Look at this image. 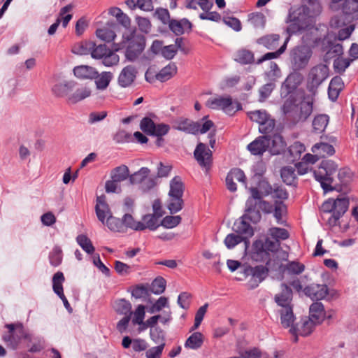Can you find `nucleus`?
Instances as JSON below:
<instances>
[{"mask_svg": "<svg viewBox=\"0 0 358 358\" xmlns=\"http://www.w3.org/2000/svg\"><path fill=\"white\" fill-rule=\"evenodd\" d=\"M283 99L282 112L286 119L294 124L305 122L313 110V96H305L303 91H280Z\"/></svg>", "mask_w": 358, "mask_h": 358, "instance_id": "f257e3e1", "label": "nucleus"}, {"mask_svg": "<svg viewBox=\"0 0 358 358\" xmlns=\"http://www.w3.org/2000/svg\"><path fill=\"white\" fill-rule=\"evenodd\" d=\"M315 15V13L306 5L292 8L288 15L290 24L287 28V32L294 34L306 29L310 25Z\"/></svg>", "mask_w": 358, "mask_h": 358, "instance_id": "f03ea898", "label": "nucleus"}, {"mask_svg": "<svg viewBox=\"0 0 358 358\" xmlns=\"http://www.w3.org/2000/svg\"><path fill=\"white\" fill-rule=\"evenodd\" d=\"M338 171V165L335 162L329 159L323 160L320 166L313 171L315 178L318 181L324 192H328L334 190V175Z\"/></svg>", "mask_w": 358, "mask_h": 358, "instance_id": "7ed1b4c3", "label": "nucleus"}, {"mask_svg": "<svg viewBox=\"0 0 358 358\" xmlns=\"http://www.w3.org/2000/svg\"><path fill=\"white\" fill-rule=\"evenodd\" d=\"M8 329V334L3 336V340L6 343L7 347L15 350L19 345L22 338H27V335L24 331L22 323L7 324L5 326Z\"/></svg>", "mask_w": 358, "mask_h": 358, "instance_id": "20e7f679", "label": "nucleus"}, {"mask_svg": "<svg viewBox=\"0 0 358 358\" xmlns=\"http://www.w3.org/2000/svg\"><path fill=\"white\" fill-rule=\"evenodd\" d=\"M206 106L212 109H222L229 115H233L242 108L239 102L233 101L230 97L222 96L208 99Z\"/></svg>", "mask_w": 358, "mask_h": 358, "instance_id": "39448f33", "label": "nucleus"}, {"mask_svg": "<svg viewBox=\"0 0 358 358\" xmlns=\"http://www.w3.org/2000/svg\"><path fill=\"white\" fill-rule=\"evenodd\" d=\"M328 76L329 68L327 64H319L311 69L308 76V90L317 89Z\"/></svg>", "mask_w": 358, "mask_h": 358, "instance_id": "423d86ee", "label": "nucleus"}, {"mask_svg": "<svg viewBox=\"0 0 358 358\" xmlns=\"http://www.w3.org/2000/svg\"><path fill=\"white\" fill-rule=\"evenodd\" d=\"M310 49L306 46H297L292 49L290 54L291 62L295 69H301L308 63L311 56Z\"/></svg>", "mask_w": 358, "mask_h": 358, "instance_id": "0eeeda50", "label": "nucleus"}, {"mask_svg": "<svg viewBox=\"0 0 358 358\" xmlns=\"http://www.w3.org/2000/svg\"><path fill=\"white\" fill-rule=\"evenodd\" d=\"M252 201H246L245 213L243 215V219H247L253 223H257L261 220V211L269 213L271 211V206L267 204L262 206L261 203H253Z\"/></svg>", "mask_w": 358, "mask_h": 358, "instance_id": "6e6552de", "label": "nucleus"}, {"mask_svg": "<svg viewBox=\"0 0 358 358\" xmlns=\"http://www.w3.org/2000/svg\"><path fill=\"white\" fill-rule=\"evenodd\" d=\"M145 46V38L143 36H133L127 48L125 56L131 62L136 60L141 54Z\"/></svg>", "mask_w": 358, "mask_h": 358, "instance_id": "1a4fd4ad", "label": "nucleus"}, {"mask_svg": "<svg viewBox=\"0 0 358 358\" xmlns=\"http://www.w3.org/2000/svg\"><path fill=\"white\" fill-rule=\"evenodd\" d=\"M171 123L173 129L194 135L198 134L200 128L199 122H194L183 117L173 118Z\"/></svg>", "mask_w": 358, "mask_h": 358, "instance_id": "9d476101", "label": "nucleus"}, {"mask_svg": "<svg viewBox=\"0 0 358 358\" xmlns=\"http://www.w3.org/2000/svg\"><path fill=\"white\" fill-rule=\"evenodd\" d=\"M55 96L68 105H74L91 96V91H55Z\"/></svg>", "mask_w": 358, "mask_h": 358, "instance_id": "9b49d317", "label": "nucleus"}, {"mask_svg": "<svg viewBox=\"0 0 358 358\" xmlns=\"http://www.w3.org/2000/svg\"><path fill=\"white\" fill-rule=\"evenodd\" d=\"M334 214L328 218L331 227L336 226L338 220L345 213L349 207V200L346 197L337 198L334 200Z\"/></svg>", "mask_w": 358, "mask_h": 358, "instance_id": "f8f14e48", "label": "nucleus"}, {"mask_svg": "<svg viewBox=\"0 0 358 358\" xmlns=\"http://www.w3.org/2000/svg\"><path fill=\"white\" fill-rule=\"evenodd\" d=\"M194 155L199 165L206 169H210L212 158V152L206 144L199 143L196 147Z\"/></svg>", "mask_w": 358, "mask_h": 358, "instance_id": "ddd939ff", "label": "nucleus"}, {"mask_svg": "<svg viewBox=\"0 0 358 358\" xmlns=\"http://www.w3.org/2000/svg\"><path fill=\"white\" fill-rule=\"evenodd\" d=\"M138 71L132 65L126 66L122 69L117 78L118 85L121 87H129L136 80Z\"/></svg>", "mask_w": 358, "mask_h": 358, "instance_id": "4468645a", "label": "nucleus"}, {"mask_svg": "<svg viewBox=\"0 0 358 358\" xmlns=\"http://www.w3.org/2000/svg\"><path fill=\"white\" fill-rule=\"evenodd\" d=\"M271 144V138L268 136H262L248 145V150L253 155H262Z\"/></svg>", "mask_w": 358, "mask_h": 358, "instance_id": "2eb2a0df", "label": "nucleus"}, {"mask_svg": "<svg viewBox=\"0 0 358 358\" xmlns=\"http://www.w3.org/2000/svg\"><path fill=\"white\" fill-rule=\"evenodd\" d=\"M238 181L246 185V177L244 172L240 169H232L226 177V185L230 192H236V184L234 181Z\"/></svg>", "mask_w": 358, "mask_h": 358, "instance_id": "dca6fc26", "label": "nucleus"}, {"mask_svg": "<svg viewBox=\"0 0 358 358\" xmlns=\"http://www.w3.org/2000/svg\"><path fill=\"white\" fill-rule=\"evenodd\" d=\"M304 294L312 300H321L328 294V287L326 285L311 284L303 289Z\"/></svg>", "mask_w": 358, "mask_h": 358, "instance_id": "f3484780", "label": "nucleus"}, {"mask_svg": "<svg viewBox=\"0 0 358 358\" xmlns=\"http://www.w3.org/2000/svg\"><path fill=\"white\" fill-rule=\"evenodd\" d=\"M280 245V241L275 240L271 241L268 238H265L264 241L257 240L253 243L254 250L257 253H268V252H276L278 250Z\"/></svg>", "mask_w": 358, "mask_h": 358, "instance_id": "a211bd4d", "label": "nucleus"}, {"mask_svg": "<svg viewBox=\"0 0 358 358\" xmlns=\"http://www.w3.org/2000/svg\"><path fill=\"white\" fill-rule=\"evenodd\" d=\"M74 76L80 80H94L98 76V71L93 66L80 65L73 68Z\"/></svg>", "mask_w": 358, "mask_h": 358, "instance_id": "6ab92c4d", "label": "nucleus"}, {"mask_svg": "<svg viewBox=\"0 0 358 358\" xmlns=\"http://www.w3.org/2000/svg\"><path fill=\"white\" fill-rule=\"evenodd\" d=\"M316 324H319L318 323H315V321L309 317L308 318L302 319L301 324H297L294 327H292L290 329V331L292 334H296L299 332V334L302 336H307L310 335Z\"/></svg>", "mask_w": 358, "mask_h": 358, "instance_id": "aec40b11", "label": "nucleus"}, {"mask_svg": "<svg viewBox=\"0 0 358 358\" xmlns=\"http://www.w3.org/2000/svg\"><path fill=\"white\" fill-rule=\"evenodd\" d=\"M95 211L99 220L103 224H105L106 219L112 215V213L109 206L106 202L104 196L97 197Z\"/></svg>", "mask_w": 358, "mask_h": 358, "instance_id": "412c9836", "label": "nucleus"}, {"mask_svg": "<svg viewBox=\"0 0 358 358\" xmlns=\"http://www.w3.org/2000/svg\"><path fill=\"white\" fill-rule=\"evenodd\" d=\"M246 220L247 219H243V217L242 216L241 220L236 222L234 226V230L235 232L243 237L245 243H247L246 240L252 237L254 234L252 227L246 222Z\"/></svg>", "mask_w": 358, "mask_h": 358, "instance_id": "4be33fe9", "label": "nucleus"}, {"mask_svg": "<svg viewBox=\"0 0 358 358\" xmlns=\"http://www.w3.org/2000/svg\"><path fill=\"white\" fill-rule=\"evenodd\" d=\"M266 273V271L265 268L263 266H256L255 268H252L249 266H243L242 272L243 277H237L236 280H243L248 276L252 275L253 276V278H256L258 280L259 282H262L264 278Z\"/></svg>", "mask_w": 358, "mask_h": 358, "instance_id": "5701e85b", "label": "nucleus"}, {"mask_svg": "<svg viewBox=\"0 0 358 358\" xmlns=\"http://www.w3.org/2000/svg\"><path fill=\"white\" fill-rule=\"evenodd\" d=\"M169 29L177 36L184 34L185 31H191L192 24L186 18L180 20H171L169 23Z\"/></svg>", "mask_w": 358, "mask_h": 358, "instance_id": "b1692460", "label": "nucleus"}, {"mask_svg": "<svg viewBox=\"0 0 358 358\" xmlns=\"http://www.w3.org/2000/svg\"><path fill=\"white\" fill-rule=\"evenodd\" d=\"M292 300V291L285 284L281 285V292L275 296V301L280 306H291Z\"/></svg>", "mask_w": 358, "mask_h": 358, "instance_id": "393cba45", "label": "nucleus"}, {"mask_svg": "<svg viewBox=\"0 0 358 358\" xmlns=\"http://www.w3.org/2000/svg\"><path fill=\"white\" fill-rule=\"evenodd\" d=\"M280 314V322L283 327L287 328L294 327L293 325L295 317L293 313L292 306H282L279 310Z\"/></svg>", "mask_w": 358, "mask_h": 358, "instance_id": "a878e982", "label": "nucleus"}, {"mask_svg": "<svg viewBox=\"0 0 358 358\" xmlns=\"http://www.w3.org/2000/svg\"><path fill=\"white\" fill-rule=\"evenodd\" d=\"M310 319L313 320L315 323L320 324L324 320L325 310L324 306L321 302L313 303L310 306Z\"/></svg>", "mask_w": 358, "mask_h": 358, "instance_id": "bb28decb", "label": "nucleus"}, {"mask_svg": "<svg viewBox=\"0 0 358 358\" xmlns=\"http://www.w3.org/2000/svg\"><path fill=\"white\" fill-rule=\"evenodd\" d=\"M312 152L322 158L333 155L335 153V149L333 145L329 143H320L313 146Z\"/></svg>", "mask_w": 358, "mask_h": 358, "instance_id": "cd10ccee", "label": "nucleus"}, {"mask_svg": "<svg viewBox=\"0 0 358 358\" xmlns=\"http://www.w3.org/2000/svg\"><path fill=\"white\" fill-rule=\"evenodd\" d=\"M271 138V144L268 150L271 155H279L281 153L285 147V143L281 136L275 134L273 136H268Z\"/></svg>", "mask_w": 358, "mask_h": 358, "instance_id": "c85d7f7f", "label": "nucleus"}, {"mask_svg": "<svg viewBox=\"0 0 358 358\" xmlns=\"http://www.w3.org/2000/svg\"><path fill=\"white\" fill-rule=\"evenodd\" d=\"M94 48V41H83L76 43L72 48V52L78 55H90Z\"/></svg>", "mask_w": 358, "mask_h": 358, "instance_id": "c756f323", "label": "nucleus"}, {"mask_svg": "<svg viewBox=\"0 0 358 358\" xmlns=\"http://www.w3.org/2000/svg\"><path fill=\"white\" fill-rule=\"evenodd\" d=\"M280 36L278 34H268L257 39V43L268 50H274L278 45Z\"/></svg>", "mask_w": 358, "mask_h": 358, "instance_id": "7c9ffc66", "label": "nucleus"}, {"mask_svg": "<svg viewBox=\"0 0 358 358\" xmlns=\"http://www.w3.org/2000/svg\"><path fill=\"white\" fill-rule=\"evenodd\" d=\"M303 80V76L298 72L290 73L284 82L285 90H297Z\"/></svg>", "mask_w": 358, "mask_h": 358, "instance_id": "2f4dec72", "label": "nucleus"}, {"mask_svg": "<svg viewBox=\"0 0 358 358\" xmlns=\"http://www.w3.org/2000/svg\"><path fill=\"white\" fill-rule=\"evenodd\" d=\"M161 217V215L156 214H146L143 216L142 220L143 221V230L148 229L151 231L156 230L160 224L159 219Z\"/></svg>", "mask_w": 358, "mask_h": 358, "instance_id": "473e14b6", "label": "nucleus"}, {"mask_svg": "<svg viewBox=\"0 0 358 358\" xmlns=\"http://www.w3.org/2000/svg\"><path fill=\"white\" fill-rule=\"evenodd\" d=\"M343 53V48L341 44H331L328 50L324 55V61L325 63L329 64L331 60H334L336 58L339 57Z\"/></svg>", "mask_w": 358, "mask_h": 358, "instance_id": "72a5a7b5", "label": "nucleus"}, {"mask_svg": "<svg viewBox=\"0 0 358 358\" xmlns=\"http://www.w3.org/2000/svg\"><path fill=\"white\" fill-rule=\"evenodd\" d=\"M344 15L358 19V0H345L342 6Z\"/></svg>", "mask_w": 358, "mask_h": 358, "instance_id": "f704fd0d", "label": "nucleus"}, {"mask_svg": "<svg viewBox=\"0 0 358 358\" xmlns=\"http://www.w3.org/2000/svg\"><path fill=\"white\" fill-rule=\"evenodd\" d=\"M131 308V303L124 299H120L115 301V310L120 315H132Z\"/></svg>", "mask_w": 358, "mask_h": 358, "instance_id": "c9c22d12", "label": "nucleus"}, {"mask_svg": "<svg viewBox=\"0 0 358 358\" xmlns=\"http://www.w3.org/2000/svg\"><path fill=\"white\" fill-rule=\"evenodd\" d=\"M203 343V334L201 332H194L186 340L185 347L193 350H196L201 347Z\"/></svg>", "mask_w": 358, "mask_h": 358, "instance_id": "e433bc0d", "label": "nucleus"}, {"mask_svg": "<svg viewBox=\"0 0 358 358\" xmlns=\"http://www.w3.org/2000/svg\"><path fill=\"white\" fill-rule=\"evenodd\" d=\"M177 72V66L175 63L170 62L158 73V80L164 82L172 78Z\"/></svg>", "mask_w": 358, "mask_h": 358, "instance_id": "4c0bfd02", "label": "nucleus"}, {"mask_svg": "<svg viewBox=\"0 0 358 358\" xmlns=\"http://www.w3.org/2000/svg\"><path fill=\"white\" fill-rule=\"evenodd\" d=\"M129 168L126 165H121L111 171L110 176L113 180L119 182L129 178Z\"/></svg>", "mask_w": 358, "mask_h": 358, "instance_id": "58836bf2", "label": "nucleus"}, {"mask_svg": "<svg viewBox=\"0 0 358 358\" xmlns=\"http://www.w3.org/2000/svg\"><path fill=\"white\" fill-rule=\"evenodd\" d=\"M182 196L169 195L167 208L171 214L179 212L183 206Z\"/></svg>", "mask_w": 358, "mask_h": 358, "instance_id": "ea45409f", "label": "nucleus"}, {"mask_svg": "<svg viewBox=\"0 0 358 358\" xmlns=\"http://www.w3.org/2000/svg\"><path fill=\"white\" fill-rule=\"evenodd\" d=\"M123 224V229L124 227L130 228L135 231H143V226L142 222L136 221L132 215L129 213H125L122 219Z\"/></svg>", "mask_w": 358, "mask_h": 358, "instance_id": "a19ab883", "label": "nucleus"}, {"mask_svg": "<svg viewBox=\"0 0 358 358\" xmlns=\"http://www.w3.org/2000/svg\"><path fill=\"white\" fill-rule=\"evenodd\" d=\"M150 170L147 167H142L138 171L129 176V182L131 185H140L150 175Z\"/></svg>", "mask_w": 358, "mask_h": 358, "instance_id": "79ce46f5", "label": "nucleus"}, {"mask_svg": "<svg viewBox=\"0 0 358 358\" xmlns=\"http://www.w3.org/2000/svg\"><path fill=\"white\" fill-rule=\"evenodd\" d=\"M329 122V116L321 114L315 117L313 121V127L315 132L322 133L324 131Z\"/></svg>", "mask_w": 358, "mask_h": 358, "instance_id": "37998d69", "label": "nucleus"}, {"mask_svg": "<svg viewBox=\"0 0 358 358\" xmlns=\"http://www.w3.org/2000/svg\"><path fill=\"white\" fill-rule=\"evenodd\" d=\"M184 192V185L178 176L174 177L170 182L169 195L182 196Z\"/></svg>", "mask_w": 358, "mask_h": 358, "instance_id": "c03bdc74", "label": "nucleus"}, {"mask_svg": "<svg viewBox=\"0 0 358 358\" xmlns=\"http://www.w3.org/2000/svg\"><path fill=\"white\" fill-rule=\"evenodd\" d=\"M113 78V74L110 72H102L101 74L98 73L97 77L94 78L96 88L98 90L106 89Z\"/></svg>", "mask_w": 358, "mask_h": 358, "instance_id": "a18cd8bd", "label": "nucleus"}, {"mask_svg": "<svg viewBox=\"0 0 358 358\" xmlns=\"http://www.w3.org/2000/svg\"><path fill=\"white\" fill-rule=\"evenodd\" d=\"M281 178L285 183L291 185L296 179L295 168L293 166H285L280 171Z\"/></svg>", "mask_w": 358, "mask_h": 358, "instance_id": "49530a36", "label": "nucleus"}, {"mask_svg": "<svg viewBox=\"0 0 358 358\" xmlns=\"http://www.w3.org/2000/svg\"><path fill=\"white\" fill-rule=\"evenodd\" d=\"M166 285V282L164 278L157 277L151 283L149 287L150 292L157 295L162 294L165 291Z\"/></svg>", "mask_w": 358, "mask_h": 358, "instance_id": "de8ad7c7", "label": "nucleus"}, {"mask_svg": "<svg viewBox=\"0 0 358 358\" xmlns=\"http://www.w3.org/2000/svg\"><path fill=\"white\" fill-rule=\"evenodd\" d=\"M78 244L85 250L87 254H92L95 248L92 245L91 240L84 234L78 235L76 238Z\"/></svg>", "mask_w": 358, "mask_h": 358, "instance_id": "09e8293b", "label": "nucleus"}, {"mask_svg": "<svg viewBox=\"0 0 358 358\" xmlns=\"http://www.w3.org/2000/svg\"><path fill=\"white\" fill-rule=\"evenodd\" d=\"M268 189L266 190V194H271L273 197L280 199H286L288 196L287 191L280 186L274 185L271 187L268 182H266Z\"/></svg>", "mask_w": 358, "mask_h": 358, "instance_id": "8fccbe9b", "label": "nucleus"}, {"mask_svg": "<svg viewBox=\"0 0 358 358\" xmlns=\"http://www.w3.org/2000/svg\"><path fill=\"white\" fill-rule=\"evenodd\" d=\"M65 278L63 273L58 271L52 278V289L54 292L58 296L64 293L62 283Z\"/></svg>", "mask_w": 358, "mask_h": 358, "instance_id": "3c124183", "label": "nucleus"}, {"mask_svg": "<svg viewBox=\"0 0 358 358\" xmlns=\"http://www.w3.org/2000/svg\"><path fill=\"white\" fill-rule=\"evenodd\" d=\"M352 59L350 58H343L341 56L337 57L334 61V68L335 71L341 73L350 66Z\"/></svg>", "mask_w": 358, "mask_h": 358, "instance_id": "603ef678", "label": "nucleus"}, {"mask_svg": "<svg viewBox=\"0 0 358 358\" xmlns=\"http://www.w3.org/2000/svg\"><path fill=\"white\" fill-rule=\"evenodd\" d=\"M108 52L103 57L102 64L108 67L113 66L119 63V56L112 50L108 49Z\"/></svg>", "mask_w": 358, "mask_h": 358, "instance_id": "864d4df0", "label": "nucleus"}, {"mask_svg": "<svg viewBox=\"0 0 358 358\" xmlns=\"http://www.w3.org/2000/svg\"><path fill=\"white\" fill-rule=\"evenodd\" d=\"M96 36L106 42L113 41L116 36L115 31L109 27L99 29L96 31Z\"/></svg>", "mask_w": 358, "mask_h": 358, "instance_id": "5fc2aeb1", "label": "nucleus"}, {"mask_svg": "<svg viewBox=\"0 0 358 358\" xmlns=\"http://www.w3.org/2000/svg\"><path fill=\"white\" fill-rule=\"evenodd\" d=\"M105 224L111 231L117 232L124 231L122 220L113 217V215L109 216V217L106 219V220L105 221Z\"/></svg>", "mask_w": 358, "mask_h": 358, "instance_id": "6e6d98bb", "label": "nucleus"}, {"mask_svg": "<svg viewBox=\"0 0 358 358\" xmlns=\"http://www.w3.org/2000/svg\"><path fill=\"white\" fill-rule=\"evenodd\" d=\"M254 59L252 52L248 50H241L237 52L235 60L243 64L251 63Z\"/></svg>", "mask_w": 358, "mask_h": 358, "instance_id": "4d7b16f0", "label": "nucleus"}, {"mask_svg": "<svg viewBox=\"0 0 358 358\" xmlns=\"http://www.w3.org/2000/svg\"><path fill=\"white\" fill-rule=\"evenodd\" d=\"M181 220L180 215H167L161 220L160 224L164 228L172 229L178 226L181 222Z\"/></svg>", "mask_w": 358, "mask_h": 358, "instance_id": "13d9d810", "label": "nucleus"}, {"mask_svg": "<svg viewBox=\"0 0 358 358\" xmlns=\"http://www.w3.org/2000/svg\"><path fill=\"white\" fill-rule=\"evenodd\" d=\"M131 295L136 299L146 298L150 296L149 287L145 285H138L133 287Z\"/></svg>", "mask_w": 358, "mask_h": 358, "instance_id": "bf43d9fd", "label": "nucleus"}, {"mask_svg": "<svg viewBox=\"0 0 358 358\" xmlns=\"http://www.w3.org/2000/svg\"><path fill=\"white\" fill-rule=\"evenodd\" d=\"M249 21L256 29H262L266 24L265 16L260 13H252L250 15Z\"/></svg>", "mask_w": 358, "mask_h": 358, "instance_id": "052dcab7", "label": "nucleus"}, {"mask_svg": "<svg viewBox=\"0 0 358 358\" xmlns=\"http://www.w3.org/2000/svg\"><path fill=\"white\" fill-rule=\"evenodd\" d=\"M248 116L252 121L257 122L259 125H262L270 117L265 110H261L251 111L248 113Z\"/></svg>", "mask_w": 358, "mask_h": 358, "instance_id": "680f3d73", "label": "nucleus"}, {"mask_svg": "<svg viewBox=\"0 0 358 358\" xmlns=\"http://www.w3.org/2000/svg\"><path fill=\"white\" fill-rule=\"evenodd\" d=\"M165 343L159 344L157 346L152 347L145 351L146 358H162L164 349L165 348Z\"/></svg>", "mask_w": 358, "mask_h": 358, "instance_id": "e2e57ef3", "label": "nucleus"}, {"mask_svg": "<svg viewBox=\"0 0 358 358\" xmlns=\"http://www.w3.org/2000/svg\"><path fill=\"white\" fill-rule=\"evenodd\" d=\"M150 336L152 341L155 343H165V335L164 331L159 327L151 328Z\"/></svg>", "mask_w": 358, "mask_h": 358, "instance_id": "0e129e2a", "label": "nucleus"}, {"mask_svg": "<svg viewBox=\"0 0 358 358\" xmlns=\"http://www.w3.org/2000/svg\"><path fill=\"white\" fill-rule=\"evenodd\" d=\"M109 48L105 44L96 45L94 42V48L92 50L91 57L95 59H101L108 52Z\"/></svg>", "mask_w": 358, "mask_h": 358, "instance_id": "69168bd1", "label": "nucleus"}, {"mask_svg": "<svg viewBox=\"0 0 358 358\" xmlns=\"http://www.w3.org/2000/svg\"><path fill=\"white\" fill-rule=\"evenodd\" d=\"M269 234L275 241L285 240L289 238V233L285 229L272 227L269 229Z\"/></svg>", "mask_w": 358, "mask_h": 358, "instance_id": "338daca9", "label": "nucleus"}, {"mask_svg": "<svg viewBox=\"0 0 358 358\" xmlns=\"http://www.w3.org/2000/svg\"><path fill=\"white\" fill-rule=\"evenodd\" d=\"M285 269L286 271H287V272L289 274L299 275L304 271L305 266H304V264H301L298 262H289L285 266Z\"/></svg>", "mask_w": 358, "mask_h": 358, "instance_id": "774afa93", "label": "nucleus"}]
</instances>
